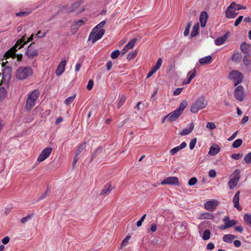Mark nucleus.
<instances>
[{"label": "nucleus", "mask_w": 251, "mask_h": 251, "mask_svg": "<svg viewBox=\"0 0 251 251\" xmlns=\"http://www.w3.org/2000/svg\"><path fill=\"white\" fill-rule=\"evenodd\" d=\"M25 55L29 58H33L34 57L38 56V51L35 47V44L34 43L30 44V45L28 47L25 52Z\"/></svg>", "instance_id": "8"}, {"label": "nucleus", "mask_w": 251, "mask_h": 251, "mask_svg": "<svg viewBox=\"0 0 251 251\" xmlns=\"http://www.w3.org/2000/svg\"><path fill=\"white\" fill-rule=\"evenodd\" d=\"M7 95V92L4 87L0 88V101L4 99Z\"/></svg>", "instance_id": "34"}, {"label": "nucleus", "mask_w": 251, "mask_h": 251, "mask_svg": "<svg viewBox=\"0 0 251 251\" xmlns=\"http://www.w3.org/2000/svg\"><path fill=\"white\" fill-rule=\"evenodd\" d=\"M29 13H30V12H28V11L19 12L16 14V16H19V17H22V16L25 17V16H26L27 15H28L29 14Z\"/></svg>", "instance_id": "57"}, {"label": "nucleus", "mask_w": 251, "mask_h": 251, "mask_svg": "<svg viewBox=\"0 0 251 251\" xmlns=\"http://www.w3.org/2000/svg\"><path fill=\"white\" fill-rule=\"evenodd\" d=\"M31 218V215H28L27 216L23 218L21 220L22 224H25Z\"/></svg>", "instance_id": "55"}, {"label": "nucleus", "mask_w": 251, "mask_h": 251, "mask_svg": "<svg viewBox=\"0 0 251 251\" xmlns=\"http://www.w3.org/2000/svg\"><path fill=\"white\" fill-rule=\"evenodd\" d=\"M208 19V14L206 12L202 11L200 17V21L201 27H204L205 26L206 22Z\"/></svg>", "instance_id": "18"}, {"label": "nucleus", "mask_w": 251, "mask_h": 251, "mask_svg": "<svg viewBox=\"0 0 251 251\" xmlns=\"http://www.w3.org/2000/svg\"><path fill=\"white\" fill-rule=\"evenodd\" d=\"M84 24V21L82 20L75 21L73 22L72 27L73 29L77 30L80 26L83 25Z\"/></svg>", "instance_id": "23"}, {"label": "nucleus", "mask_w": 251, "mask_h": 251, "mask_svg": "<svg viewBox=\"0 0 251 251\" xmlns=\"http://www.w3.org/2000/svg\"><path fill=\"white\" fill-rule=\"evenodd\" d=\"M235 7H234V9L235 10H241V9H246V7L244 5H241V4H237L235 3Z\"/></svg>", "instance_id": "58"}, {"label": "nucleus", "mask_w": 251, "mask_h": 251, "mask_svg": "<svg viewBox=\"0 0 251 251\" xmlns=\"http://www.w3.org/2000/svg\"><path fill=\"white\" fill-rule=\"evenodd\" d=\"M244 220L245 222L251 227V214L246 213L244 215Z\"/></svg>", "instance_id": "36"}, {"label": "nucleus", "mask_w": 251, "mask_h": 251, "mask_svg": "<svg viewBox=\"0 0 251 251\" xmlns=\"http://www.w3.org/2000/svg\"><path fill=\"white\" fill-rule=\"evenodd\" d=\"M187 146V144L185 142H183L181 144L176 147L170 150V153L171 155H174L178 151L185 148Z\"/></svg>", "instance_id": "16"}, {"label": "nucleus", "mask_w": 251, "mask_h": 251, "mask_svg": "<svg viewBox=\"0 0 251 251\" xmlns=\"http://www.w3.org/2000/svg\"><path fill=\"white\" fill-rule=\"evenodd\" d=\"M131 238L130 236L127 235L122 242L121 244V248H124L126 247L127 243H128V241Z\"/></svg>", "instance_id": "42"}, {"label": "nucleus", "mask_w": 251, "mask_h": 251, "mask_svg": "<svg viewBox=\"0 0 251 251\" xmlns=\"http://www.w3.org/2000/svg\"><path fill=\"white\" fill-rule=\"evenodd\" d=\"M112 189L113 188L110 184H107L101 191L100 194L102 195H108L111 192Z\"/></svg>", "instance_id": "27"}, {"label": "nucleus", "mask_w": 251, "mask_h": 251, "mask_svg": "<svg viewBox=\"0 0 251 251\" xmlns=\"http://www.w3.org/2000/svg\"><path fill=\"white\" fill-rule=\"evenodd\" d=\"M228 33H226L224 35L218 37L215 40V43L217 46L222 45L227 39Z\"/></svg>", "instance_id": "19"}, {"label": "nucleus", "mask_w": 251, "mask_h": 251, "mask_svg": "<svg viewBox=\"0 0 251 251\" xmlns=\"http://www.w3.org/2000/svg\"><path fill=\"white\" fill-rule=\"evenodd\" d=\"M223 221L226 224V227L229 228L231 227L236 224V221L234 220H230L228 217H226L223 219Z\"/></svg>", "instance_id": "24"}, {"label": "nucleus", "mask_w": 251, "mask_h": 251, "mask_svg": "<svg viewBox=\"0 0 251 251\" xmlns=\"http://www.w3.org/2000/svg\"><path fill=\"white\" fill-rule=\"evenodd\" d=\"M242 59L241 55L240 53L237 52L234 53L232 57H231V60L233 62H236V63H239L240 62Z\"/></svg>", "instance_id": "29"}, {"label": "nucleus", "mask_w": 251, "mask_h": 251, "mask_svg": "<svg viewBox=\"0 0 251 251\" xmlns=\"http://www.w3.org/2000/svg\"><path fill=\"white\" fill-rule=\"evenodd\" d=\"M243 18V16H239L236 19V20L235 21V22L234 23V26H237L240 24V23L241 22Z\"/></svg>", "instance_id": "59"}, {"label": "nucleus", "mask_w": 251, "mask_h": 251, "mask_svg": "<svg viewBox=\"0 0 251 251\" xmlns=\"http://www.w3.org/2000/svg\"><path fill=\"white\" fill-rule=\"evenodd\" d=\"M137 41L136 38H133V39L131 40L128 44L126 45V46L129 49H132L135 44V43Z\"/></svg>", "instance_id": "43"}, {"label": "nucleus", "mask_w": 251, "mask_h": 251, "mask_svg": "<svg viewBox=\"0 0 251 251\" xmlns=\"http://www.w3.org/2000/svg\"><path fill=\"white\" fill-rule=\"evenodd\" d=\"M25 39V36H24L21 39L18 40L15 45L5 53L3 57L4 59L7 60L8 58H9V56L15 55V52L26 44Z\"/></svg>", "instance_id": "1"}, {"label": "nucleus", "mask_w": 251, "mask_h": 251, "mask_svg": "<svg viewBox=\"0 0 251 251\" xmlns=\"http://www.w3.org/2000/svg\"><path fill=\"white\" fill-rule=\"evenodd\" d=\"M105 21H102L100 23H99L98 25H97L93 29L99 31L100 29H102L101 28L104 26L105 24Z\"/></svg>", "instance_id": "44"}, {"label": "nucleus", "mask_w": 251, "mask_h": 251, "mask_svg": "<svg viewBox=\"0 0 251 251\" xmlns=\"http://www.w3.org/2000/svg\"><path fill=\"white\" fill-rule=\"evenodd\" d=\"M137 55V50H134L130 52L127 55L126 58L128 60H130L132 59L135 58Z\"/></svg>", "instance_id": "39"}, {"label": "nucleus", "mask_w": 251, "mask_h": 251, "mask_svg": "<svg viewBox=\"0 0 251 251\" xmlns=\"http://www.w3.org/2000/svg\"><path fill=\"white\" fill-rule=\"evenodd\" d=\"M80 1H76L73 3L71 9L69 11V12L74 11L76 8L79 6L80 5Z\"/></svg>", "instance_id": "47"}, {"label": "nucleus", "mask_w": 251, "mask_h": 251, "mask_svg": "<svg viewBox=\"0 0 251 251\" xmlns=\"http://www.w3.org/2000/svg\"><path fill=\"white\" fill-rule=\"evenodd\" d=\"M33 71L29 67H21L18 68L15 74L17 79L19 80H24L32 75Z\"/></svg>", "instance_id": "3"}, {"label": "nucleus", "mask_w": 251, "mask_h": 251, "mask_svg": "<svg viewBox=\"0 0 251 251\" xmlns=\"http://www.w3.org/2000/svg\"><path fill=\"white\" fill-rule=\"evenodd\" d=\"M207 105V101L205 100L204 96L198 98L195 102L192 105L190 110L192 113H197L199 110L204 108Z\"/></svg>", "instance_id": "4"}, {"label": "nucleus", "mask_w": 251, "mask_h": 251, "mask_svg": "<svg viewBox=\"0 0 251 251\" xmlns=\"http://www.w3.org/2000/svg\"><path fill=\"white\" fill-rule=\"evenodd\" d=\"M120 52L119 50H116L113 51L111 54V57L112 59L117 58L120 55Z\"/></svg>", "instance_id": "49"}, {"label": "nucleus", "mask_w": 251, "mask_h": 251, "mask_svg": "<svg viewBox=\"0 0 251 251\" xmlns=\"http://www.w3.org/2000/svg\"><path fill=\"white\" fill-rule=\"evenodd\" d=\"M11 57L12 58H17V61H20L22 60L23 58L22 54H16L15 55H13V56H9V58Z\"/></svg>", "instance_id": "61"}, {"label": "nucleus", "mask_w": 251, "mask_h": 251, "mask_svg": "<svg viewBox=\"0 0 251 251\" xmlns=\"http://www.w3.org/2000/svg\"><path fill=\"white\" fill-rule=\"evenodd\" d=\"M183 88H178L176 89V90L174 92V96H177L179 95L182 92L183 90Z\"/></svg>", "instance_id": "63"}, {"label": "nucleus", "mask_w": 251, "mask_h": 251, "mask_svg": "<svg viewBox=\"0 0 251 251\" xmlns=\"http://www.w3.org/2000/svg\"><path fill=\"white\" fill-rule=\"evenodd\" d=\"M40 94V92L39 90L35 89L28 94L25 106L26 110L30 111L34 106Z\"/></svg>", "instance_id": "2"}, {"label": "nucleus", "mask_w": 251, "mask_h": 251, "mask_svg": "<svg viewBox=\"0 0 251 251\" xmlns=\"http://www.w3.org/2000/svg\"><path fill=\"white\" fill-rule=\"evenodd\" d=\"M181 114V113L176 109L174 111L163 117L162 123H164L165 120L168 122L174 121L177 119Z\"/></svg>", "instance_id": "9"}, {"label": "nucleus", "mask_w": 251, "mask_h": 251, "mask_svg": "<svg viewBox=\"0 0 251 251\" xmlns=\"http://www.w3.org/2000/svg\"><path fill=\"white\" fill-rule=\"evenodd\" d=\"M212 56L208 55L200 59L199 62L201 65H204L210 63L212 62Z\"/></svg>", "instance_id": "25"}, {"label": "nucleus", "mask_w": 251, "mask_h": 251, "mask_svg": "<svg viewBox=\"0 0 251 251\" xmlns=\"http://www.w3.org/2000/svg\"><path fill=\"white\" fill-rule=\"evenodd\" d=\"M199 28V24H196L194 25V26L193 27V28H192V30L191 33V37H195L196 36H197L198 34Z\"/></svg>", "instance_id": "32"}, {"label": "nucleus", "mask_w": 251, "mask_h": 251, "mask_svg": "<svg viewBox=\"0 0 251 251\" xmlns=\"http://www.w3.org/2000/svg\"><path fill=\"white\" fill-rule=\"evenodd\" d=\"M234 95L236 100L242 101L245 98L244 87L241 85L238 86L234 90Z\"/></svg>", "instance_id": "10"}, {"label": "nucleus", "mask_w": 251, "mask_h": 251, "mask_svg": "<svg viewBox=\"0 0 251 251\" xmlns=\"http://www.w3.org/2000/svg\"><path fill=\"white\" fill-rule=\"evenodd\" d=\"M188 103L187 101L183 100L179 104V107L176 109L181 113L183 112L185 108L187 106Z\"/></svg>", "instance_id": "33"}, {"label": "nucleus", "mask_w": 251, "mask_h": 251, "mask_svg": "<svg viewBox=\"0 0 251 251\" xmlns=\"http://www.w3.org/2000/svg\"><path fill=\"white\" fill-rule=\"evenodd\" d=\"M11 67H5L2 72V75L5 77L9 76L11 75Z\"/></svg>", "instance_id": "35"}, {"label": "nucleus", "mask_w": 251, "mask_h": 251, "mask_svg": "<svg viewBox=\"0 0 251 251\" xmlns=\"http://www.w3.org/2000/svg\"><path fill=\"white\" fill-rule=\"evenodd\" d=\"M66 64V61L65 60H62L60 63L56 71V75L57 76L61 75L64 72Z\"/></svg>", "instance_id": "15"}, {"label": "nucleus", "mask_w": 251, "mask_h": 251, "mask_svg": "<svg viewBox=\"0 0 251 251\" xmlns=\"http://www.w3.org/2000/svg\"><path fill=\"white\" fill-rule=\"evenodd\" d=\"M240 178V176L239 173L238 172L237 174H235L234 177L229 181L228 186L230 189H233L235 186H236L239 181Z\"/></svg>", "instance_id": "14"}, {"label": "nucleus", "mask_w": 251, "mask_h": 251, "mask_svg": "<svg viewBox=\"0 0 251 251\" xmlns=\"http://www.w3.org/2000/svg\"><path fill=\"white\" fill-rule=\"evenodd\" d=\"M206 127L212 130L216 128V125L215 123L213 122H209L206 125Z\"/></svg>", "instance_id": "56"}, {"label": "nucleus", "mask_w": 251, "mask_h": 251, "mask_svg": "<svg viewBox=\"0 0 251 251\" xmlns=\"http://www.w3.org/2000/svg\"><path fill=\"white\" fill-rule=\"evenodd\" d=\"M86 147V142H84L82 144L79 145L76 151L75 152V154L76 155H79V154L81 153V152L85 149Z\"/></svg>", "instance_id": "31"}, {"label": "nucleus", "mask_w": 251, "mask_h": 251, "mask_svg": "<svg viewBox=\"0 0 251 251\" xmlns=\"http://www.w3.org/2000/svg\"><path fill=\"white\" fill-rule=\"evenodd\" d=\"M196 143H197L196 138L193 139L191 141L190 144H189V148H190V150H193L194 149V148L196 144Z\"/></svg>", "instance_id": "52"}, {"label": "nucleus", "mask_w": 251, "mask_h": 251, "mask_svg": "<svg viewBox=\"0 0 251 251\" xmlns=\"http://www.w3.org/2000/svg\"><path fill=\"white\" fill-rule=\"evenodd\" d=\"M240 49L245 54H248L249 52V45L245 42L241 44Z\"/></svg>", "instance_id": "30"}, {"label": "nucleus", "mask_w": 251, "mask_h": 251, "mask_svg": "<svg viewBox=\"0 0 251 251\" xmlns=\"http://www.w3.org/2000/svg\"><path fill=\"white\" fill-rule=\"evenodd\" d=\"M52 151V148L47 147L44 149L38 156L37 160L39 162H41L45 160L51 154Z\"/></svg>", "instance_id": "7"}, {"label": "nucleus", "mask_w": 251, "mask_h": 251, "mask_svg": "<svg viewBox=\"0 0 251 251\" xmlns=\"http://www.w3.org/2000/svg\"><path fill=\"white\" fill-rule=\"evenodd\" d=\"M126 100V97L124 95H122L118 102V109H120L124 104Z\"/></svg>", "instance_id": "37"}, {"label": "nucleus", "mask_w": 251, "mask_h": 251, "mask_svg": "<svg viewBox=\"0 0 251 251\" xmlns=\"http://www.w3.org/2000/svg\"><path fill=\"white\" fill-rule=\"evenodd\" d=\"M218 205V202L215 200H211L207 201L204 204V207L206 209L210 211H213L216 209Z\"/></svg>", "instance_id": "13"}, {"label": "nucleus", "mask_w": 251, "mask_h": 251, "mask_svg": "<svg viewBox=\"0 0 251 251\" xmlns=\"http://www.w3.org/2000/svg\"><path fill=\"white\" fill-rule=\"evenodd\" d=\"M194 127V124L191 123L190 124L188 128L183 129L179 134L181 136L188 135L193 131Z\"/></svg>", "instance_id": "20"}, {"label": "nucleus", "mask_w": 251, "mask_h": 251, "mask_svg": "<svg viewBox=\"0 0 251 251\" xmlns=\"http://www.w3.org/2000/svg\"><path fill=\"white\" fill-rule=\"evenodd\" d=\"M196 71L195 69L194 70L190 71L187 74V76L188 77V80H187V82H186L185 83L189 84L191 82V80L196 76Z\"/></svg>", "instance_id": "26"}, {"label": "nucleus", "mask_w": 251, "mask_h": 251, "mask_svg": "<svg viewBox=\"0 0 251 251\" xmlns=\"http://www.w3.org/2000/svg\"><path fill=\"white\" fill-rule=\"evenodd\" d=\"M209 176L210 177L214 178L216 176V172L214 170H210L208 173Z\"/></svg>", "instance_id": "62"}, {"label": "nucleus", "mask_w": 251, "mask_h": 251, "mask_svg": "<svg viewBox=\"0 0 251 251\" xmlns=\"http://www.w3.org/2000/svg\"><path fill=\"white\" fill-rule=\"evenodd\" d=\"M236 237V236L233 234H226L223 236V240L225 242L231 243Z\"/></svg>", "instance_id": "21"}, {"label": "nucleus", "mask_w": 251, "mask_h": 251, "mask_svg": "<svg viewBox=\"0 0 251 251\" xmlns=\"http://www.w3.org/2000/svg\"><path fill=\"white\" fill-rule=\"evenodd\" d=\"M228 78L235 82L234 86H236L242 81L243 75L239 71L233 70L229 74Z\"/></svg>", "instance_id": "5"}, {"label": "nucleus", "mask_w": 251, "mask_h": 251, "mask_svg": "<svg viewBox=\"0 0 251 251\" xmlns=\"http://www.w3.org/2000/svg\"><path fill=\"white\" fill-rule=\"evenodd\" d=\"M75 96L68 97L65 100V104L68 105L70 104L75 99Z\"/></svg>", "instance_id": "45"}, {"label": "nucleus", "mask_w": 251, "mask_h": 251, "mask_svg": "<svg viewBox=\"0 0 251 251\" xmlns=\"http://www.w3.org/2000/svg\"><path fill=\"white\" fill-rule=\"evenodd\" d=\"M102 151V149L99 147L92 154V159L96 158L97 155Z\"/></svg>", "instance_id": "48"}, {"label": "nucleus", "mask_w": 251, "mask_h": 251, "mask_svg": "<svg viewBox=\"0 0 251 251\" xmlns=\"http://www.w3.org/2000/svg\"><path fill=\"white\" fill-rule=\"evenodd\" d=\"M235 5H236L235 2L233 1L227 7L226 12V18L228 19H233L236 16L238 13L235 12L236 10L234 9Z\"/></svg>", "instance_id": "11"}, {"label": "nucleus", "mask_w": 251, "mask_h": 251, "mask_svg": "<svg viewBox=\"0 0 251 251\" xmlns=\"http://www.w3.org/2000/svg\"><path fill=\"white\" fill-rule=\"evenodd\" d=\"M179 180L177 177L176 176H169L165 179H164L163 181H162L160 183L161 185H179Z\"/></svg>", "instance_id": "12"}, {"label": "nucleus", "mask_w": 251, "mask_h": 251, "mask_svg": "<svg viewBox=\"0 0 251 251\" xmlns=\"http://www.w3.org/2000/svg\"><path fill=\"white\" fill-rule=\"evenodd\" d=\"M242 144V140L241 139H236L232 144L234 148H239Z\"/></svg>", "instance_id": "40"}, {"label": "nucleus", "mask_w": 251, "mask_h": 251, "mask_svg": "<svg viewBox=\"0 0 251 251\" xmlns=\"http://www.w3.org/2000/svg\"><path fill=\"white\" fill-rule=\"evenodd\" d=\"M78 159H79L78 155H76V154H75L74 159H73V163H72L73 168H74L75 167L76 163H77V162L78 160Z\"/></svg>", "instance_id": "64"}, {"label": "nucleus", "mask_w": 251, "mask_h": 251, "mask_svg": "<svg viewBox=\"0 0 251 251\" xmlns=\"http://www.w3.org/2000/svg\"><path fill=\"white\" fill-rule=\"evenodd\" d=\"M162 62L163 60L161 58H158L155 65L153 67H152L154 69V70H155L156 71L158 70L161 67Z\"/></svg>", "instance_id": "41"}, {"label": "nucleus", "mask_w": 251, "mask_h": 251, "mask_svg": "<svg viewBox=\"0 0 251 251\" xmlns=\"http://www.w3.org/2000/svg\"><path fill=\"white\" fill-rule=\"evenodd\" d=\"M244 161L246 163H251V152L248 153L244 157Z\"/></svg>", "instance_id": "50"}, {"label": "nucleus", "mask_w": 251, "mask_h": 251, "mask_svg": "<svg viewBox=\"0 0 251 251\" xmlns=\"http://www.w3.org/2000/svg\"><path fill=\"white\" fill-rule=\"evenodd\" d=\"M243 156L242 153H233L231 155V157L235 160H238L241 158Z\"/></svg>", "instance_id": "53"}, {"label": "nucleus", "mask_w": 251, "mask_h": 251, "mask_svg": "<svg viewBox=\"0 0 251 251\" xmlns=\"http://www.w3.org/2000/svg\"><path fill=\"white\" fill-rule=\"evenodd\" d=\"M104 33L105 30L104 29H101L99 31L92 29L89 34L88 40L91 41L92 43H94L100 39L104 35Z\"/></svg>", "instance_id": "6"}, {"label": "nucleus", "mask_w": 251, "mask_h": 251, "mask_svg": "<svg viewBox=\"0 0 251 251\" xmlns=\"http://www.w3.org/2000/svg\"><path fill=\"white\" fill-rule=\"evenodd\" d=\"M220 151V148L218 145H215L214 146H211L208 152V154L214 156L218 154Z\"/></svg>", "instance_id": "22"}, {"label": "nucleus", "mask_w": 251, "mask_h": 251, "mask_svg": "<svg viewBox=\"0 0 251 251\" xmlns=\"http://www.w3.org/2000/svg\"><path fill=\"white\" fill-rule=\"evenodd\" d=\"M191 25V23H189L185 27V30L184 31V33H183L184 35L185 36H187L189 35V30H190Z\"/></svg>", "instance_id": "51"}, {"label": "nucleus", "mask_w": 251, "mask_h": 251, "mask_svg": "<svg viewBox=\"0 0 251 251\" xmlns=\"http://www.w3.org/2000/svg\"><path fill=\"white\" fill-rule=\"evenodd\" d=\"M197 182V179L196 177H192L188 181V184L190 186H193Z\"/></svg>", "instance_id": "54"}, {"label": "nucleus", "mask_w": 251, "mask_h": 251, "mask_svg": "<svg viewBox=\"0 0 251 251\" xmlns=\"http://www.w3.org/2000/svg\"><path fill=\"white\" fill-rule=\"evenodd\" d=\"M239 196L240 191H238L234 195L233 202L234 206L238 210L241 211L242 210L241 207L239 205Z\"/></svg>", "instance_id": "17"}, {"label": "nucleus", "mask_w": 251, "mask_h": 251, "mask_svg": "<svg viewBox=\"0 0 251 251\" xmlns=\"http://www.w3.org/2000/svg\"><path fill=\"white\" fill-rule=\"evenodd\" d=\"M243 63L246 66H248L251 64V59L250 58L249 55H245L243 59Z\"/></svg>", "instance_id": "46"}, {"label": "nucleus", "mask_w": 251, "mask_h": 251, "mask_svg": "<svg viewBox=\"0 0 251 251\" xmlns=\"http://www.w3.org/2000/svg\"><path fill=\"white\" fill-rule=\"evenodd\" d=\"M214 216L212 214L208 212H204L201 214L199 218V219H213Z\"/></svg>", "instance_id": "28"}, {"label": "nucleus", "mask_w": 251, "mask_h": 251, "mask_svg": "<svg viewBox=\"0 0 251 251\" xmlns=\"http://www.w3.org/2000/svg\"><path fill=\"white\" fill-rule=\"evenodd\" d=\"M211 232L209 229H206L203 233L202 238L204 240H207L210 237Z\"/></svg>", "instance_id": "38"}, {"label": "nucleus", "mask_w": 251, "mask_h": 251, "mask_svg": "<svg viewBox=\"0 0 251 251\" xmlns=\"http://www.w3.org/2000/svg\"><path fill=\"white\" fill-rule=\"evenodd\" d=\"M94 85V82L92 79L89 80L87 86V89L88 90H91L93 88Z\"/></svg>", "instance_id": "60"}]
</instances>
